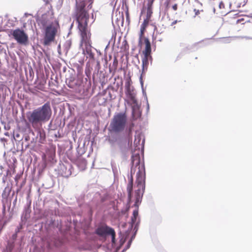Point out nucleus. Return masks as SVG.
<instances>
[{
	"instance_id": "f257e3e1",
	"label": "nucleus",
	"mask_w": 252,
	"mask_h": 252,
	"mask_svg": "<svg viewBox=\"0 0 252 252\" xmlns=\"http://www.w3.org/2000/svg\"><path fill=\"white\" fill-rule=\"evenodd\" d=\"M140 157L139 154L132 155L131 157V164L132 166L131 168V176L129 179V182L126 187V190L128 193V203H130L132 199V192L133 189V176L132 174L134 173V166L135 168L137 167L138 172L136 174V183L137 184V189L135 191L134 197L135 201L134 206L138 207V204L141 201V199L142 197L143 190L145 189V168L143 165L140 164Z\"/></svg>"
},
{
	"instance_id": "f03ea898",
	"label": "nucleus",
	"mask_w": 252,
	"mask_h": 252,
	"mask_svg": "<svg viewBox=\"0 0 252 252\" xmlns=\"http://www.w3.org/2000/svg\"><path fill=\"white\" fill-rule=\"evenodd\" d=\"M52 113L50 102H47L30 113L27 118L32 126L36 128L39 126H41L42 123L48 121L51 118Z\"/></svg>"
},
{
	"instance_id": "7ed1b4c3",
	"label": "nucleus",
	"mask_w": 252,
	"mask_h": 252,
	"mask_svg": "<svg viewBox=\"0 0 252 252\" xmlns=\"http://www.w3.org/2000/svg\"><path fill=\"white\" fill-rule=\"evenodd\" d=\"M72 17L78 23V28L88 26L90 15L86 9V4L84 1L76 3Z\"/></svg>"
},
{
	"instance_id": "20e7f679",
	"label": "nucleus",
	"mask_w": 252,
	"mask_h": 252,
	"mask_svg": "<svg viewBox=\"0 0 252 252\" xmlns=\"http://www.w3.org/2000/svg\"><path fill=\"white\" fill-rule=\"evenodd\" d=\"M127 116L126 113L115 114L110 123L109 131L115 133L122 132L125 130Z\"/></svg>"
},
{
	"instance_id": "39448f33",
	"label": "nucleus",
	"mask_w": 252,
	"mask_h": 252,
	"mask_svg": "<svg viewBox=\"0 0 252 252\" xmlns=\"http://www.w3.org/2000/svg\"><path fill=\"white\" fill-rule=\"evenodd\" d=\"M60 29V25L57 20H55L44 28L43 43L45 45H49L55 39V37Z\"/></svg>"
},
{
	"instance_id": "423d86ee",
	"label": "nucleus",
	"mask_w": 252,
	"mask_h": 252,
	"mask_svg": "<svg viewBox=\"0 0 252 252\" xmlns=\"http://www.w3.org/2000/svg\"><path fill=\"white\" fill-rule=\"evenodd\" d=\"M80 32L81 36V44L84 45L86 53L90 55V57H93L94 55L92 53V41H91V33L90 30L88 29V27H82L78 28Z\"/></svg>"
},
{
	"instance_id": "0eeeda50",
	"label": "nucleus",
	"mask_w": 252,
	"mask_h": 252,
	"mask_svg": "<svg viewBox=\"0 0 252 252\" xmlns=\"http://www.w3.org/2000/svg\"><path fill=\"white\" fill-rule=\"evenodd\" d=\"M10 35L19 44L26 45L28 42V35L23 30L17 28L15 30H11Z\"/></svg>"
},
{
	"instance_id": "6e6552de",
	"label": "nucleus",
	"mask_w": 252,
	"mask_h": 252,
	"mask_svg": "<svg viewBox=\"0 0 252 252\" xmlns=\"http://www.w3.org/2000/svg\"><path fill=\"white\" fill-rule=\"evenodd\" d=\"M138 45L141 48H143L142 54H152V47L151 44L149 39L146 37L141 38V41L140 38L138 39Z\"/></svg>"
},
{
	"instance_id": "1a4fd4ad",
	"label": "nucleus",
	"mask_w": 252,
	"mask_h": 252,
	"mask_svg": "<svg viewBox=\"0 0 252 252\" xmlns=\"http://www.w3.org/2000/svg\"><path fill=\"white\" fill-rule=\"evenodd\" d=\"M143 57L142 58V73H144L148 69L149 62L152 63L153 58L151 55L143 54Z\"/></svg>"
},
{
	"instance_id": "9d476101",
	"label": "nucleus",
	"mask_w": 252,
	"mask_h": 252,
	"mask_svg": "<svg viewBox=\"0 0 252 252\" xmlns=\"http://www.w3.org/2000/svg\"><path fill=\"white\" fill-rule=\"evenodd\" d=\"M113 228L107 225H102L98 227L95 231L96 233L100 236L109 235L113 230Z\"/></svg>"
},
{
	"instance_id": "9b49d317",
	"label": "nucleus",
	"mask_w": 252,
	"mask_h": 252,
	"mask_svg": "<svg viewBox=\"0 0 252 252\" xmlns=\"http://www.w3.org/2000/svg\"><path fill=\"white\" fill-rule=\"evenodd\" d=\"M66 83L67 86L71 89H76L80 85L79 81L72 77L66 79Z\"/></svg>"
},
{
	"instance_id": "f8f14e48",
	"label": "nucleus",
	"mask_w": 252,
	"mask_h": 252,
	"mask_svg": "<svg viewBox=\"0 0 252 252\" xmlns=\"http://www.w3.org/2000/svg\"><path fill=\"white\" fill-rule=\"evenodd\" d=\"M50 16L47 14H43L39 19V22L42 26L45 28L46 26L51 23L50 20Z\"/></svg>"
},
{
	"instance_id": "ddd939ff",
	"label": "nucleus",
	"mask_w": 252,
	"mask_h": 252,
	"mask_svg": "<svg viewBox=\"0 0 252 252\" xmlns=\"http://www.w3.org/2000/svg\"><path fill=\"white\" fill-rule=\"evenodd\" d=\"M132 118L134 120H136L141 116V113L139 111V108L137 107H132Z\"/></svg>"
},
{
	"instance_id": "4468645a",
	"label": "nucleus",
	"mask_w": 252,
	"mask_h": 252,
	"mask_svg": "<svg viewBox=\"0 0 252 252\" xmlns=\"http://www.w3.org/2000/svg\"><path fill=\"white\" fill-rule=\"evenodd\" d=\"M138 216V208H137L133 211V214H132V216L131 217V218L132 224H134L136 222Z\"/></svg>"
},
{
	"instance_id": "2eb2a0df",
	"label": "nucleus",
	"mask_w": 252,
	"mask_h": 252,
	"mask_svg": "<svg viewBox=\"0 0 252 252\" xmlns=\"http://www.w3.org/2000/svg\"><path fill=\"white\" fill-rule=\"evenodd\" d=\"M247 0H235L234 4L237 7L244 6L247 3Z\"/></svg>"
},
{
	"instance_id": "dca6fc26",
	"label": "nucleus",
	"mask_w": 252,
	"mask_h": 252,
	"mask_svg": "<svg viewBox=\"0 0 252 252\" xmlns=\"http://www.w3.org/2000/svg\"><path fill=\"white\" fill-rule=\"evenodd\" d=\"M77 165L82 169H84L86 166V161L84 159H79L77 161Z\"/></svg>"
},
{
	"instance_id": "f3484780",
	"label": "nucleus",
	"mask_w": 252,
	"mask_h": 252,
	"mask_svg": "<svg viewBox=\"0 0 252 252\" xmlns=\"http://www.w3.org/2000/svg\"><path fill=\"white\" fill-rule=\"evenodd\" d=\"M146 28L143 27L141 25L140 26V31L139 34V38H140V40L141 41V38L146 37L144 36L145 32H146Z\"/></svg>"
},
{
	"instance_id": "a211bd4d",
	"label": "nucleus",
	"mask_w": 252,
	"mask_h": 252,
	"mask_svg": "<svg viewBox=\"0 0 252 252\" xmlns=\"http://www.w3.org/2000/svg\"><path fill=\"white\" fill-rule=\"evenodd\" d=\"M150 21V16H148V15L146 17V18L144 20L143 22L141 24V26L147 28L149 25Z\"/></svg>"
},
{
	"instance_id": "6ab92c4d",
	"label": "nucleus",
	"mask_w": 252,
	"mask_h": 252,
	"mask_svg": "<svg viewBox=\"0 0 252 252\" xmlns=\"http://www.w3.org/2000/svg\"><path fill=\"white\" fill-rule=\"evenodd\" d=\"M109 235H110L111 236L112 243L114 244L115 243V232L114 229L111 232V233L109 234Z\"/></svg>"
},
{
	"instance_id": "aec40b11",
	"label": "nucleus",
	"mask_w": 252,
	"mask_h": 252,
	"mask_svg": "<svg viewBox=\"0 0 252 252\" xmlns=\"http://www.w3.org/2000/svg\"><path fill=\"white\" fill-rule=\"evenodd\" d=\"M118 63V62L117 59L116 58H115L113 63V66L114 67L115 70L117 69Z\"/></svg>"
},
{
	"instance_id": "412c9836",
	"label": "nucleus",
	"mask_w": 252,
	"mask_h": 252,
	"mask_svg": "<svg viewBox=\"0 0 252 252\" xmlns=\"http://www.w3.org/2000/svg\"><path fill=\"white\" fill-rule=\"evenodd\" d=\"M193 11L195 13V16L198 15L201 11H203V10H200L199 9L194 8Z\"/></svg>"
},
{
	"instance_id": "4be33fe9",
	"label": "nucleus",
	"mask_w": 252,
	"mask_h": 252,
	"mask_svg": "<svg viewBox=\"0 0 252 252\" xmlns=\"http://www.w3.org/2000/svg\"><path fill=\"white\" fill-rule=\"evenodd\" d=\"M172 8L174 11H176L178 9V4L177 3L172 5Z\"/></svg>"
},
{
	"instance_id": "5701e85b",
	"label": "nucleus",
	"mask_w": 252,
	"mask_h": 252,
	"mask_svg": "<svg viewBox=\"0 0 252 252\" xmlns=\"http://www.w3.org/2000/svg\"><path fill=\"white\" fill-rule=\"evenodd\" d=\"M12 250V247L11 246H9L7 247V252H11Z\"/></svg>"
},
{
	"instance_id": "b1692460",
	"label": "nucleus",
	"mask_w": 252,
	"mask_h": 252,
	"mask_svg": "<svg viewBox=\"0 0 252 252\" xmlns=\"http://www.w3.org/2000/svg\"><path fill=\"white\" fill-rule=\"evenodd\" d=\"M126 17L127 19H129V13L128 10H127V11L126 12Z\"/></svg>"
},
{
	"instance_id": "393cba45",
	"label": "nucleus",
	"mask_w": 252,
	"mask_h": 252,
	"mask_svg": "<svg viewBox=\"0 0 252 252\" xmlns=\"http://www.w3.org/2000/svg\"><path fill=\"white\" fill-rule=\"evenodd\" d=\"M130 99L133 101H135L134 97L132 94H130Z\"/></svg>"
},
{
	"instance_id": "a878e982",
	"label": "nucleus",
	"mask_w": 252,
	"mask_h": 252,
	"mask_svg": "<svg viewBox=\"0 0 252 252\" xmlns=\"http://www.w3.org/2000/svg\"><path fill=\"white\" fill-rule=\"evenodd\" d=\"M176 23H177V21H176H176H173V22L172 23L171 25H172V26H173V25H175V24H176Z\"/></svg>"
},
{
	"instance_id": "bb28decb",
	"label": "nucleus",
	"mask_w": 252,
	"mask_h": 252,
	"mask_svg": "<svg viewBox=\"0 0 252 252\" xmlns=\"http://www.w3.org/2000/svg\"><path fill=\"white\" fill-rule=\"evenodd\" d=\"M148 15V16H150L151 17V13H149L148 12L147 13V16Z\"/></svg>"
},
{
	"instance_id": "cd10ccee",
	"label": "nucleus",
	"mask_w": 252,
	"mask_h": 252,
	"mask_svg": "<svg viewBox=\"0 0 252 252\" xmlns=\"http://www.w3.org/2000/svg\"><path fill=\"white\" fill-rule=\"evenodd\" d=\"M85 73H86V75H87V76H88V73H87V71H85Z\"/></svg>"
},
{
	"instance_id": "c85d7f7f",
	"label": "nucleus",
	"mask_w": 252,
	"mask_h": 252,
	"mask_svg": "<svg viewBox=\"0 0 252 252\" xmlns=\"http://www.w3.org/2000/svg\"><path fill=\"white\" fill-rule=\"evenodd\" d=\"M122 18H123V19L124 20V16H123V15H122Z\"/></svg>"
}]
</instances>
